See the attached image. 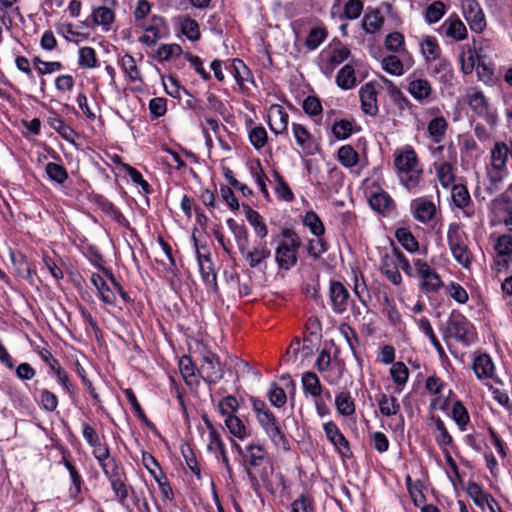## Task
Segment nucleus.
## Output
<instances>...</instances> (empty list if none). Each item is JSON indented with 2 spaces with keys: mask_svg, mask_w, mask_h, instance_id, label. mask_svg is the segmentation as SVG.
<instances>
[{
  "mask_svg": "<svg viewBox=\"0 0 512 512\" xmlns=\"http://www.w3.org/2000/svg\"><path fill=\"white\" fill-rule=\"evenodd\" d=\"M394 166L401 184L406 189L411 191L418 187L423 177V168L411 147L394 153Z\"/></svg>",
  "mask_w": 512,
  "mask_h": 512,
  "instance_id": "1",
  "label": "nucleus"
},
{
  "mask_svg": "<svg viewBox=\"0 0 512 512\" xmlns=\"http://www.w3.org/2000/svg\"><path fill=\"white\" fill-rule=\"evenodd\" d=\"M278 245L275 249V261L281 270H290L298 262V252L302 241L292 228H284L277 235Z\"/></svg>",
  "mask_w": 512,
  "mask_h": 512,
  "instance_id": "2",
  "label": "nucleus"
},
{
  "mask_svg": "<svg viewBox=\"0 0 512 512\" xmlns=\"http://www.w3.org/2000/svg\"><path fill=\"white\" fill-rule=\"evenodd\" d=\"M468 236L458 223H451L447 231V243L455 261L465 269H469L473 255L467 244Z\"/></svg>",
  "mask_w": 512,
  "mask_h": 512,
  "instance_id": "3",
  "label": "nucleus"
},
{
  "mask_svg": "<svg viewBox=\"0 0 512 512\" xmlns=\"http://www.w3.org/2000/svg\"><path fill=\"white\" fill-rule=\"evenodd\" d=\"M199 354V378L203 379V381L208 385L217 384L224 376V370L221 366L219 357L205 346L202 347Z\"/></svg>",
  "mask_w": 512,
  "mask_h": 512,
  "instance_id": "4",
  "label": "nucleus"
},
{
  "mask_svg": "<svg viewBox=\"0 0 512 512\" xmlns=\"http://www.w3.org/2000/svg\"><path fill=\"white\" fill-rule=\"evenodd\" d=\"M467 104L470 109L478 117L484 119L488 125L494 127L497 124V111L491 106L488 98L482 91L471 89L467 93Z\"/></svg>",
  "mask_w": 512,
  "mask_h": 512,
  "instance_id": "5",
  "label": "nucleus"
},
{
  "mask_svg": "<svg viewBox=\"0 0 512 512\" xmlns=\"http://www.w3.org/2000/svg\"><path fill=\"white\" fill-rule=\"evenodd\" d=\"M471 323L459 312L453 311L447 320L444 337H453L457 341L468 345L471 341L469 330Z\"/></svg>",
  "mask_w": 512,
  "mask_h": 512,
  "instance_id": "6",
  "label": "nucleus"
},
{
  "mask_svg": "<svg viewBox=\"0 0 512 512\" xmlns=\"http://www.w3.org/2000/svg\"><path fill=\"white\" fill-rule=\"evenodd\" d=\"M323 430L327 440L333 445L335 451L343 459L351 458L353 456L349 441L335 422H325L323 424Z\"/></svg>",
  "mask_w": 512,
  "mask_h": 512,
  "instance_id": "7",
  "label": "nucleus"
},
{
  "mask_svg": "<svg viewBox=\"0 0 512 512\" xmlns=\"http://www.w3.org/2000/svg\"><path fill=\"white\" fill-rule=\"evenodd\" d=\"M245 451L246 454L243 455L244 469L251 486L256 489L259 486V481L257 476L252 472L251 467L260 466L265 459L266 452L263 446L259 444H249L246 446Z\"/></svg>",
  "mask_w": 512,
  "mask_h": 512,
  "instance_id": "8",
  "label": "nucleus"
},
{
  "mask_svg": "<svg viewBox=\"0 0 512 512\" xmlns=\"http://www.w3.org/2000/svg\"><path fill=\"white\" fill-rule=\"evenodd\" d=\"M463 15L472 31L480 33L486 27L484 12L476 0H463Z\"/></svg>",
  "mask_w": 512,
  "mask_h": 512,
  "instance_id": "9",
  "label": "nucleus"
},
{
  "mask_svg": "<svg viewBox=\"0 0 512 512\" xmlns=\"http://www.w3.org/2000/svg\"><path fill=\"white\" fill-rule=\"evenodd\" d=\"M329 298L334 313L343 314L347 310L350 293L341 282L330 281Z\"/></svg>",
  "mask_w": 512,
  "mask_h": 512,
  "instance_id": "10",
  "label": "nucleus"
},
{
  "mask_svg": "<svg viewBox=\"0 0 512 512\" xmlns=\"http://www.w3.org/2000/svg\"><path fill=\"white\" fill-rule=\"evenodd\" d=\"M192 239L194 240L196 247V255L199 265V270L201 273V277L203 282L213 291L217 292V276L213 269V264L211 261L210 255H202L198 250V243L195 235H192Z\"/></svg>",
  "mask_w": 512,
  "mask_h": 512,
  "instance_id": "11",
  "label": "nucleus"
},
{
  "mask_svg": "<svg viewBox=\"0 0 512 512\" xmlns=\"http://www.w3.org/2000/svg\"><path fill=\"white\" fill-rule=\"evenodd\" d=\"M451 198L454 206L461 209L465 216L472 217L475 209L468 188L464 184H454L451 187Z\"/></svg>",
  "mask_w": 512,
  "mask_h": 512,
  "instance_id": "12",
  "label": "nucleus"
},
{
  "mask_svg": "<svg viewBox=\"0 0 512 512\" xmlns=\"http://www.w3.org/2000/svg\"><path fill=\"white\" fill-rule=\"evenodd\" d=\"M377 89L375 82L365 83L359 90L361 110L369 116H376L378 113Z\"/></svg>",
  "mask_w": 512,
  "mask_h": 512,
  "instance_id": "13",
  "label": "nucleus"
},
{
  "mask_svg": "<svg viewBox=\"0 0 512 512\" xmlns=\"http://www.w3.org/2000/svg\"><path fill=\"white\" fill-rule=\"evenodd\" d=\"M411 211L413 217L417 221L427 223L434 218L436 214V206L432 201L424 197H420L412 200Z\"/></svg>",
  "mask_w": 512,
  "mask_h": 512,
  "instance_id": "14",
  "label": "nucleus"
},
{
  "mask_svg": "<svg viewBox=\"0 0 512 512\" xmlns=\"http://www.w3.org/2000/svg\"><path fill=\"white\" fill-rule=\"evenodd\" d=\"M289 115L281 105H273L269 109L268 124L270 130L278 135L287 131Z\"/></svg>",
  "mask_w": 512,
  "mask_h": 512,
  "instance_id": "15",
  "label": "nucleus"
},
{
  "mask_svg": "<svg viewBox=\"0 0 512 512\" xmlns=\"http://www.w3.org/2000/svg\"><path fill=\"white\" fill-rule=\"evenodd\" d=\"M209 428V443L207 448L209 451H221V462L225 466L227 473L230 478L232 477L233 470L229 462V458L227 456V452L225 449V445L221 439L219 432L206 420Z\"/></svg>",
  "mask_w": 512,
  "mask_h": 512,
  "instance_id": "16",
  "label": "nucleus"
},
{
  "mask_svg": "<svg viewBox=\"0 0 512 512\" xmlns=\"http://www.w3.org/2000/svg\"><path fill=\"white\" fill-rule=\"evenodd\" d=\"M369 204L374 211L384 216L391 215L396 209L393 199L385 191L373 193L369 198Z\"/></svg>",
  "mask_w": 512,
  "mask_h": 512,
  "instance_id": "17",
  "label": "nucleus"
},
{
  "mask_svg": "<svg viewBox=\"0 0 512 512\" xmlns=\"http://www.w3.org/2000/svg\"><path fill=\"white\" fill-rule=\"evenodd\" d=\"M179 370L187 385L199 384V367H197L190 356L184 355L180 358Z\"/></svg>",
  "mask_w": 512,
  "mask_h": 512,
  "instance_id": "18",
  "label": "nucleus"
},
{
  "mask_svg": "<svg viewBox=\"0 0 512 512\" xmlns=\"http://www.w3.org/2000/svg\"><path fill=\"white\" fill-rule=\"evenodd\" d=\"M174 23L180 27L183 35H185L191 41H197L201 37L199 24L196 20L186 15L176 16Z\"/></svg>",
  "mask_w": 512,
  "mask_h": 512,
  "instance_id": "19",
  "label": "nucleus"
},
{
  "mask_svg": "<svg viewBox=\"0 0 512 512\" xmlns=\"http://www.w3.org/2000/svg\"><path fill=\"white\" fill-rule=\"evenodd\" d=\"M494 364L488 354H480L475 357L473 370L476 377L480 380L492 378L494 375Z\"/></svg>",
  "mask_w": 512,
  "mask_h": 512,
  "instance_id": "20",
  "label": "nucleus"
},
{
  "mask_svg": "<svg viewBox=\"0 0 512 512\" xmlns=\"http://www.w3.org/2000/svg\"><path fill=\"white\" fill-rule=\"evenodd\" d=\"M147 33H151L155 39L160 40L166 38L170 34L169 25L166 19L159 15H153L148 25H140Z\"/></svg>",
  "mask_w": 512,
  "mask_h": 512,
  "instance_id": "21",
  "label": "nucleus"
},
{
  "mask_svg": "<svg viewBox=\"0 0 512 512\" xmlns=\"http://www.w3.org/2000/svg\"><path fill=\"white\" fill-rule=\"evenodd\" d=\"M476 67L478 79L485 84H494L496 78L494 75V68L491 64L486 63L484 56L476 54L475 60L471 64V69Z\"/></svg>",
  "mask_w": 512,
  "mask_h": 512,
  "instance_id": "22",
  "label": "nucleus"
},
{
  "mask_svg": "<svg viewBox=\"0 0 512 512\" xmlns=\"http://www.w3.org/2000/svg\"><path fill=\"white\" fill-rule=\"evenodd\" d=\"M61 463H63L65 468L68 470L70 480H71V486L69 488V496L72 499H77V497L79 496V494L81 493V490H82V485H83L82 477H81L80 473L78 472V470L76 469V467L74 466V464L66 457L65 454L62 457Z\"/></svg>",
  "mask_w": 512,
  "mask_h": 512,
  "instance_id": "23",
  "label": "nucleus"
},
{
  "mask_svg": "<svg viewBox=\"0 0 512 512\" xmlns=\"http://www.w3.org/2000/svg\"><path fill=\"white\" fill-rule=\"evenodd\" d=\"M91 283L97 289L100 299L107 305L114 306L116 304V295L112 288H110L104 278L93 273L91 275Z\"/></svg>",
  "mask_w": 512,
  "mask_h": 512,
  "instance_id": "24",
  "label": "nucleus"
},
{
  "mask_svg": "<svg viewBox=\"0 0 512 512\" xmlns=\"http://www.w3.org/2000/svg\"><path fill=\"white\" fill-rule=\"evenodd\" d=\"M242 255L245 257L250 268H260L263 270L262 265L265 269V260L271 256V251L266 247V245H262L260 247H254L251 251L246 250Z\"/></svg>",
  "mask_w": 512,
  "mask_h": 512,
  "instance_id": "25",
  "label": "nucleus"
},
{
  "mask_svg": "<svg viewBox=\"0 0 512 512\" xmlns=\"http://www.w3.org/2000/svg\"><path fill=\"white\" fill-rule=\"evenodd\" d=\"M445 27V34L447 37L455 41L464 40L467 37V29L464 23L457 16H450L443 24Z\"/></svg>",
  "mask_w": 512,
  "mask_h": 512,
  "instance_id": "26",
  "label": "nucleus"
},
{
  "mask_svg": "<svg viewBox=\"0 0 512 512\" xmlns=\"http://www.w3.org/2000/svg\"><path fill=\"white\" fill-rule=\"evenodd\" d=\"M408 91L414 99L419 102H424L430 97L432 87L428 80L418 78L410 81Z\"/></svg>",
  "mask_w": 512,
  "mask_h": 512,
  "instance_id": "27",
  "label": "nucleus"
},
{
  "mask_svg": "<svg viewBox=\"0 0 512 512\" xmlns=\"http://www.w3.org/2000/svg\"><path fill=\"white\" fill-rule=\"evenodd\" d=\"M292 131L297 145L308 155L313 154V141L310 132L301 124L292 123Z\"/></svg>",
  "mask_w": 512,
  "mask_h": 512,
  "instance_id": "28",
  "label": "nucleus"
},
{
  "mask_svg": "<svg viewBox=\"0 0 512 512\" xmlns=\"http://www.w3.org/2000/svg\"><path fill=\"white\" fill-rule=\"evenodd\" d=\"M467 493L473 499L474 503L480 507H484L485 505L491 507V503L497 505V502L493 496L486 493L476 482L471 481L468 483Z\"/></svg>",
  "mask_w": 512,
  "mask_h": 512,
  "instance_id": "29",
  "label": "nucleus"
},
{
  "mask_svg": "<svg viewBox=\"0 0 512 512\" xmlns=\"http://www.w3.org/2000/svg\"><path fill=\"white\" fill-rule=\"evenodd\" d=\"M301 382L303 386V391L306 395H310L315 399L321 396L322 385L318 376L314 372H304L302 374Z\"/></svg>",
  "mask_w": 512,
  "mask_h": 512,
  "instance_id": "30",
  "label": "nucleus"
},
{
  "mask_svg": "<svg viewBox=\"0 0 512 512\" xmlns=\"http://www.w3.org/2000/svg\"><path fill=\"white\" fill-rule=\"evenodd\" d=\"M227 226L235 237L240 253L244 254L249 243L246 226L237 223L233 218L227 220Z\"/></svg>",
  "mask_w": 512,
  "mask_h": 512,
  "instance_id": "31",
  "label": "nucleus"
},
{
  "mask_svg": "<svg viewBox=\"0 0 512 512\" xmlns=\"http://www.w3.org/2000/svg\"><path fill=\"white\" fill-rule=\"evenodd\" d=\"M434 168L438 181L443 188H448L454 183L456 175L453 164L447 161L441 162L439 164L434 163Z\"/></svg>",
  "mask_w": 512,
  "mask_h": 512,
  "instance_id": "32",
  "label": "nucleus"
},
{
  "mask_svg": "<svg viewBox=\"0 0 512 512\" xmlns=\"http://www.w3.org/2000/svg\"><path fill=\"white\" fill-rule=\"evenodd\" d=\"M448 128V123L443 116L434 117L431 119L427 126V131L432 141L439 144L445 137Z\"/></svg>",
  "mask_w": 512,
  "mask_h": 512,
  "instance_id": "33",
  "label": "nucleus"
},
{
  "mask_svg": "<svg viewBox=\"0 0 512 512\" xmlns=\"http://www.w3.org/2000/svg\"><path fill=\"white\" fill-rule=\"evenodd\" d=\"M350 56V50L341 44L337 47H334L329 55L328 62L324 66L323 71L326 74L331 73L336 66L342 64L345 60Z\"/></svg>",
  "mask_w": 512,
  "mask_h": 512,
  "instance_id": "34",
  "label": "nucleus"
},
{
  "mask_svg": "<svg viewBox=\"0 0 512 512\" xmlns=\"http://www.w3.org/2000/svg\"><path fill=\"white\" fill-rule=\"evenodd\" d=\"M355 69L351 64L344 65L336 75V84L342 90H350L356 86Z\"/></svg>",
  "mask_w": 512,
  "mask_h": 512,
  "instance_id": "35",
  "label": "nucleus"
},
{
  "mask_svg": "<svg viewBox=\"0 0 512 512\" xmlns=\"http://www.w3.org/2000/svg\"><path fill=\"white\" fill-rule=\"evenodd\" d=\"M91 17L94 24L102 26L104 30L108 31L115 20V13L109 7L100 6L93 9Z\"/></svg>",
  "mask_w": 512,
  "mask_h": 512,
  "instance_id": "36",
  "label": "nucleus"
},
{
  "mask_svg": "<svg viewBox=\"0 0 512 512\" xmlns=\"http://www.w3.org/2000/svg\"><path fill=\"white\" fill-rule=\"evenodd\" d=\"M124 477L125 476H116L115 478H110L108 480L119 504L127 511H131L127 504L129 491L125 484Z\"/></svg>",
  "mask_w": 512,
  "mask_h": 512,
  "instance_id": "37",
  "label": "nucleus"
},
{
  "mask_svg": "<svg viewBox=\"0 0 512 512\" xmlns=\"http://www.w3.org/2000/svg\"><path fill=\"white\" fill-rule=\"evenodd\" d=\"M360 129L359 126L354 125L353 121L341 119L332 125L331 131L336 139L345 140Z\"/></svg>",
  "mask_w": 512,
  "mask_h": 512,
  "instance_id": "38",
  "label": "nucleus"
},
{
  "mask_svg": "<svg viewBox=\"0 0 512 512\" xmlns=\"http://www.w3.org/2000/svg\"><path fill=\"white\" fill-rule=\"evenodd\" d=\"M243 209L245 210L246 218L248 222L253 226L255 233L260 238H265L268 234V229L263 221L262 216L257 211L253 210L249 205L243 204Z\"/></svg>",
  "mask_w": 512,
  "mask_h": 512,
  "instance_id": "39",
  "label": "nucleus"
},
{
  "mask_svg": "<svg viewBox=\"0 0 512 512\" xmlns=\"http://www.w3.org/2000/svg\"><path fill=\"white\" fill-rule=\"evenodd\" d=\"M508 170L507 167L504 166H492L488 169L487 175L489 179V185L486 187V192L489 195L494 194L498 191L499 184L503 181V179L507 176Z\"/></svg>",
  "mask_w": 512,
  "mask_h": 512,
  "instance_id": "40",
  "label": "nucleus"
},
{
  "mask_svg": "<svg viewBox=\"0 0 512 512\" xmlns=\"http://www.w3.org/2000/svg\"><path fill=\"white\" fill-rule=\"evenodd\" d=\"M376 400L383 416L390 417L400 411V404L394 396L382 393L377 396Z\"/></svg>",
  "mask_w": 512,
  "mask_h": 512,
  "instance_id": "41",
  "label": "nucleus"
},
{
  "mask_svg": "<svg viewBox=\"0 0 512 512\" xmlns=\"http://www.w3.org/2000/svg\"><path fill=\"white\" fill-rule=\"evenodd\" d=\"M337 412L342 416H351L355 413V403L350 392L342 391L335 397Z\"/></svg>",
  "mask_w": 512,
  "mask_h": 512,
  "instance_id": "42",
  "label": "nucleus"
},
{
  "mask_svg": "<svg viewBox=\"0 0 512 512\" xmlns=\"http://www.w3.org/2000/svg\"><path fill=\"white\" fill-rule=\"evenodd\" d=\"M421 53L426 62H432L441 56V48L435 37L426 36L420 44Z\"/></svg>",
  "mask_w": 512,
  "mask_h": 512,
  "instance_id": "43",
  "label": "nucleus"
},
{
  "mask_svg": "<svg viewBox=\"0 0 512 512\" xmlns=\"http://www.w3.org/2000/svg\"><path fill=\"white\" fill-rule=\"evenodd\" d=\"M395 238L406 251L410 253L418 251L419 243L409 229L398 228L395 232Z\"/></svg>",
  "mask_w": 512,
  "mask_h": 512,
  "instance_id": "44",
  "label": "nucleus"
},
{
  "mask_svg": "<svg viewBox=\"0 0 512 512\" xmlns=\"http://www.w3.org/2000/svg\"><path fill=\"white\" fill-rule=\"evenodd\" d=\"M120 66L130 82H142L140 71L135 59L130 54H125L120 60Z\"/></svg>",
  "mask_w": 512,
  "mask_h": 512,
  "instance_id": "45",
  "label": "nucleus"
},
{
  "mask_svg": "<svg viewBox=\"0 0 512 512\" xmlns=\"http://www.w3.org/2000/svg\"><path fill=\"white\" fill-rule=\"evenodd\" d=\"M52 372L59 384L73 398L76 395V387L71 383L68 373L61 367L59 361H53Z\"/></svg>",
  "mask_w": 512,
  "mask_h": 512,
  "instance_id": "46",
  "label": "nucleus"
},
{
  "mask_svg": "<svg viewBox=\"0 0 512 512\" xmlns=\"http://www.w3.org/2000/svg\"><path fill=\"white\" fill-rule=\"evenodd\" d=\"M303 225L316 237H321L325 233V227L322 220L318 214L312 210L305 213Z\"/></svg>",
  "mask_w": 512,
  "mask_h": 512,
  "instance_id": "47",
  "label": "nucleus"
},
{
  "mask_svg": "<svg viewBox=\"0 0 512 512\" xmlns=\"http://www.w3.org/2000/svg\"><path fill=\"white\" fill-rule=\"evenodd\" d=\"M265 434L277 448H280L284 451H288L290 449L289 440L282 430L280 423L276 424L272 428H269Z\"/></svg>",
  "mask_w": 512,
  "mask_h": 512,
  "instance_id": "48",
  "label": "nucleus"
},
{
  "mask_svg": "<svg viewBox=\"0 0 512 512\" xmlns=\"http://www.w3.org/2000/svg\"><path fill=\"white\" fill-rule=\"evenodd\" d=\"M419 329L429 338L431 344L434 346L436 351L439 353L440 356L445 354V351L439 342L438 338L436 337L433 328L431 326L430 321L426 317H422L420 319L415 320Z\"/></svg>",
  "mask_w": 512,
  "mask_h": 512,
  "instance_id": "49",
  "label": "nucleus"
},
{
  "mask_svg": "<svg viewBox=\"0 0 512 512\" xmlns=\"http://www.w3.org/2000/svg\"><path fill=\"white\" fill-rule=\"evenodd\" d=\"M509 147L504 142H496L491 150V165L507 167Z\"/></svg>",
  "mask_w": 512,
  "mask_h": 512,
  "instance_id": "50",
  "label": "nucleus"
},
{
  "mask_svg": "<svg viewBox=\"0 0 512 512\" xmlns=\"http://www.w3.org/2000/svg\"><path fill=\"white\" fill-rule=\"evenodd\" d=\"M338 161L347 168L357 165L359 155L351 145H343L338 149Z\"/></svg>",
  "mask_w": 512,
  "mask_h": 512,
  "instance_id": "51",
  "label": "nucleus"
},
{
  "mask_svg": "<svg viewBox=\"0 0 512 512\" xmlns=\"http://www.w3.org/2000/svg\"><path fill=\"white\" fill-rule=\"evenodd\" d=\"M45 172L48 178L57 184H63L68 179V172L65 167L54 162L46 164Z\"/></svg>",
  "mask_w": 512,
  "mask_h": 512,
  "instance_id": "52",
  "label": "nucleus"
},
{
  "mask_svg": "<svg viewBox=\"0 0 512 512\" xmlns=\"http://www.w3.org/2000/svg\"><path fill=\"white\" fill-rule=\"evenodd\" d=\"M78 54V64L80 67L91 69L98 66L96 51L94 48L88 46L81 47L78 51Z\"/></svg>",
  "mask_w": 512,
  "mask_h": 512,
  "instance_id": "53",
  "label": "nucleus"
},
{
  "mask_svg": "<svg viewBox=\"0 0 512 512\" xmlns=\"http://www.w3.org/2000/svg\"><path fill=\"white\" fill-rule=\"evenodd\" d=\"M384 23V18L379 11H373L365 14L362 19V26L365 32L374 33L378 31Z\"/></svg>",
  "mask_w": 512,
  "mask_h": 512,
  "instance_id": "54",
  "label": "nucleus"
},
{
  "mask_svg": "<svg viewBox=\"0 0 512 512\" xmlns=\"http://www.w3.org/2000/svg\"><path fill=\"white\" fill-rule=\"evenodd\" d=\"M273 177L276 181V187L275 192L278 195L280 199H283L287 202H291L294 200V194L287 184V182L284 180V178L280 175L279 172L276 170L273 171Z\"/></svg>",
  "mask_w": 512,
  "mask_h": 512,
  "instance_id": "55",
  "label": "nucleus"
},
{
  "mask_svg": "<svg viewBox=\"0 0 512 512\" xmlns=\"http://www.w3.org/2000/svg\"><path fill=\"white\" fill-rule=\"evenodd\" d=\"M182 48L179 44H162L159 46L156 52L158 61H168L173 57H179L182 54Z\"/></svg>",
  "mask_w": 512,
  "mask_h": 512,
  "instance_id": "56",
  "label": "nucleus"
},
{
  "mask_svg": "<svg viewBox=\"0 0 512 512\" xmlns=\"http://www.w3.org/2000/svg\"><path fill=\"white\" fill-rule=\"evenodd\" d=\"M446 7L441 1H434L425 9V20L429 24L438 22L445 14Z\"/></svg>",
  "mask_w": 512,
  "mask_h": 512,
  "instance_id": "57",
  "label": "nucleus"
},
{
  "mask_svg": "<svg viewBox=\"0 0 512 512\" xmlns=\"http://www.w3.org/2000/svg\"><path fill=\"white\" fill-rule=\"evenodd\" d=\"M327 37V31L324 28L314 27L307 35L305 45L312 51L318 48Z\"/></svg>",
  "mask_w": 512,
  "mask_h": 512,
  "instance_id": "58",
  "label": "nucleus"
},
{
  "mask_svg": "<svg viewBox=\"0 0 512 512\" xmlns=\"http://www.w3.org/2000/svg\"><path fill=\"white\" fill-rule=\"evenodd\" d=\"M225 425L229 432L239 439L247 436L246 427L242 420L235 415H229L225 419Z\"/></svg>",
  "mask_w": 512,
  "mask_h": 512,
  "instance_id": "59",
  "label": "nucleus"
},
{
  "mask_svg": "<svg viewBox=\"0 0 512 512\" xmlns=\"http://www.w3.org/2000/svg\"><path fill=\"white\" fill-rule=\"evenodd\" d=\"M307 253L314 260H318L322 254L328 251V244L325 239L317 237V239H309L307 242Z\"/></svg>",
  "mask_w": 512,
  "mask_h": 512,
  "instance_id": "60",
  "label": "nucleus"
},
{
  "mask_svg": "<svg viewBox=\"0 0 512 512\" xmlns=\"http://www.w3.org/2000/svg\"><path fill=\"white\" fill-rule=\"evenodd\" d=\"M291 512H315L313 498L306 493H302L292 502Z\"/></svg>",
  "mask_w": 512,
  "mask_h": 512,
  "instance_id": "61",
  "label": "nucleus"
},
{
  "mask_svg": "<svg viewBox=\"0 0 512 512\" xmlns=\"http://www.w3.org/2000/svg\"><path fill=\"white\" fill-rule=\"evenodd\" d=\"M435 63L431 65V72L434 75H440V78L446 81L452 75V66L448 59L441 58L434 60Z\"/></svg>",
  "mask_w": 512,
  "mask_h": 512,
  "instance_id": "62",
  "label": "nucleus"
},
{
  "mask_svg": "<svg viewBox=\"0 0 512 512\" xmlns=\"http://www.w3.org/2000/svg\"><path fill=\"white\" fill-rule=\"evenodd\" d=\"M267 396L274 407L281 408L286 404V393L284 389L279 387L275 382L271 383Z\"/></svg>",
  "mask_w": 512,
  "mask_h": 512,
  "instance_id": "63",
  "label": "nucleus"
},
{
  "mask_svg": "<svg viewBox=\"0 0 512 512\" xmlns=\"http://www.w3.org/2000/svg\"><path fill=\"white\" fill-rule=\"evenodd\" d=\"M383 69L391 75L400 76L404 73L402 61L395 55H389L382 60Z\"/></svg>",
  "mask_w": 512,
  "mask_h": 512,
  "instance_id": "64",
  "label": "nucleus"
}]
</instances>
